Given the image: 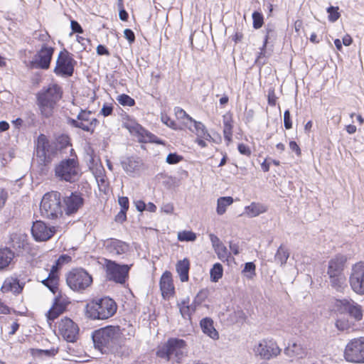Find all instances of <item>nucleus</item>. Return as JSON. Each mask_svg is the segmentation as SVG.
Masks as SVG:
<instances>
[{
    "label": "nucleus",
    "instance_id": "obj_1",
    "mask_svg": "<svg viewBox=\"0 0 364 364\" xmlns=\"http://www.w3.org/2000/svg\"><path fill=\"white\" fill-rule=\"evenodd\" d=\"M333 307L338 317L335 326L338 331L348 330L355 325V322L363 318L361 306L351 299H336Z\"/></svg>",
    "mask_w": 364,
    "mask_h": 364
},
{
    "label": "nucleus",
    "instance_id": "obj_2",
    "mask_svg": "<svg viewBox=\"0 0 364 364\" xmlns=\"http://www.w3.org/2000/svg\"><path fill=\"white\" fill-rule=\"evenodd\" d=\"M122 333L119 326H107L92 333L94 346L103 354L114 353L118 350Z\"/></svg>",
    "mask_w": 364,
    "mask_h": 364
},
{
    "label": "nucleus",
    "instance_id": "obj_3",
    "mask_svg": "<svg viewBox=\"0 0 364 364\" xmlns=\"http://www.w3.org/2000/svg\"><path fill=\"white\" fill-rule=\"evenodd\" d=\"M62 95V88L58 84H51L36 94V104L44 118H50L53 114L55 107Z\"/></svg>",
    "mask_w": 364,
    "mask_h": 364
},
{
    "label": "nucleus",
    "instance_id": "obj_4",
    "mask_svg": "<svg viewBox=\"0 0 364 364\" xmlns=\"http://www.w3.org/2000/svg\"><path fill=\"white\" fill-rule=\"evenodd\" d=\"M116 302L108 296L92 299L85 308V316L92 320H105L112 317L117 311Z\"/></svg>",
    "mask_w": 364,
    "mask_h": 364
},
{
    "label": "nucleus",
    "instance_id": "obj_5",
    "mask_svg": "<svg viewBox=\"0 0 364 364\" xmlns=\"http://www.w3.org/2000/svg\"><path fill=\"white\" fill-rule=\"evenodd\" d=\"M186 346V343L184 340L170 338L166 343L157 347L156 355L166 361L181 363L184 357Z\"/></svg>",
    "mask_w": 364,
    "mask_h": 364
},
{
    "label": "nucleus",
    "instance_id": "obj_6",
    "mask_svg": "<svg viewBox=\"0 0 364 364\" xmlns=\"http://www.w3.org/2000/svg\"><path fill=\"white\" fill-rule=\"evenodd\" d=\"M63 203L62 196L58 191H50L44 194L40 204L43 217L55 220L63 215Z\"/></svg>",
    "mask_w": 364,
    "mask_h": 364
},
{
    "label": "nucleus",
    "instance_id": "obj_7",
    "mask_svg": "<svg viewBox=\"0 0 364 364\" xmlns=\"http://www.w3.org/2000/svg\"><path fill=\"white\" fill-rule=\"evenodd\" d=\"M54 172L55 177L59 181L70 183L77 181L80 177V173L77 156L61 160L55 165Z\"/></svg>",
    "mask_w": 364,
    "mask_h": 364
},
{
    "label": "nucleus",
    "instance_id": "obj_8",
    "mask_svg": "<svg viewBox=\"0 0 364 364\" xmlns=\"http://www.w3.org/2000/svg\"><path fill=\"white\" fill-rule=\"evenodd\" d=\"M68 286L73 291L82 293L86 289L90 287L93 279L83 268L73 269L68 272L66 277Z\"/></svg>",
    "mask_w": 364,
    "mask_h": 364
},
{
    "label": "nucleus",
    "instance_id": "obj_9",
    "mask_svg": "<svg viewBox=\"0 0 364 364\" xmlns=\"http://www.w3.org/2000/svg\"><path fill=\"white\" fill-rule=\"evenodd\" d=\"M76 65L77 61L73 58V54L63 48L58 54L53 72L57 76L70 77L73 75Z\"/></svg>",
    "mask_w": 364,
    "mask_h": 364
},
{
    "label": "nucleus",
    "instance_id": "obj_10",
    "mask_svg": "<svg viewBox=\"0 0 364 364\" xmlns=\"http://www.w3.org/2000/svg\"><path fill=\"white\" fill-rule=\"evenodd\" d=\"M91 113L90 111L81 109L76 119L68 117L66 119V122L73 128H78L93 134L99 121L96 118H90Z\"/></svg>",
    "mask_w": 364,
    "mask_h": 364
},
{
    "label": "nucleus",
    "instance_id": "obj_11",
    "mask_svg": "<svg viewBox=\"0 0 364 364\" xmlns=\"http://www.w3.org/2000/svg\"><path fill=\"white\" fill-rule=\"evenodd\" d=\"M344 358L350 363H364V337L350 340L346 346Z\"/></svg>",
    "mask_w": 364,
    "mask_h": 364
},
{
    "label": "nucleus",
    "instance_id": "obj_12",
    "mask_svg": "<svg viewBox=\"0 0 364 364\" xmlns=\"http://www.w3.org/2000/svg\"><path fill=\"white\" fill-rule=\"evenodd\" d=\"M124 127L129 130L131 134L137 137L141 143H155L156 144H164L162 139L158 138L156 135L144 129L141 124L135 121H131L124 124Z\"/></svg>",
    "mask_w": 364,
    "mask_h": 364
},
{
    "label": "nucleus",
    "instance_id": "obj_13",
    "mask_svg": "<svg viewBox=\"0 0 364 364\" xmlns=\"http://www.w3.org/2000/svg\"><path fill=\"white\" fill-rule=\"evenodd\" d=\"M349 283L355 294L364 295V262H358L352 266Z\"/></svg>",
    "mask_w": 364,
    "mask_h": 364
},
{
    "label": "nucleus",
    "instance_id": "obj_14",
    "mask_svg": "<svg viewBox=\"0 0 364 364\" xmlns=\"http://www.w3.org/2000/svg\"><path fill=\"white\" fill-rule=\"evenodd\" d=\"M130 267L128 264H119L115 262L109 261L107 264V277L109 281L123 284L129 277Z\"/></svg>",
    "mask_w": 364,
    "mask_h": 364
},
{
    "label": "nucleus",
    "instance_id": "obj_15",
    "mask_svg": "<svg viewBox=\"0 0 364 364\" xmlns=\"http://www.w3.org/2000/svg\"><path fill=\"white\" fill-rule=\"evenodd\" d=\"M79 327L71 318L64 317L58 323V331L67 342L75 343L78 339Z\"/></svg>",
    "mask_w": 364,
    "mask_h": 364
},
{
    "label": "nucleus",
    "instance_id": "obj_16",
    "mask_svg": "<svg viewBox=\"0 0 364 364\" xmlns=\"http://www.w3.org/2000/svg\"><path fill=\"white\" fill-rule=\"evenodd\" d=\"M55 48L43 44L34 56V59L31 62L32 66L35 68L41 70H48L52 61Z\"/></svg>",
    "mask_w": 364,
    "mask_h": 364
},
{
    "label": "nucleus",
    "instance_id": "obj_17",
    "mask_svg": "<svg viewBox=\"0 0 364 364\" xmlns=\"http://www.w3.org/2000/svg\"><path fill=\"white\" fill-rule=\"evenodd\" d=\"M36 156L40 158L43 162H46L48 160V155L57 154V148L54 141H50L47 136L41 134L36 141Z\"/></svg>",
    "mask_w": 364,
    "mask_h": 364
},
{
    "label": "nucleus",
    "instance_id": "obj_18",
    "mask_svg": "<svg viewBox=\"0 0 364 364\" xmlns=\"http://www.w3.org/2000/svg\"><path fill=\"white\" fill-rule=\"evenodd\" d=\"M70 303V299L65 294L59 291L58 295L54 298L52 307L47 313L48 321H53L67 310Z\"/></svg>",
    "mask_w": 364,
    "mask_h": 364
},
{
    "label": "nucleus",
    "instance_id": "obj_19",
    "mask_svg": "<svg viewBox=\"0 0 364 364\" xmlns=\"http://www.w3.org/2000/svg\"><path fill=\"white\" fill-rule=\"evenodd\" d=\"M54 226H48L41 220H36L31 227V234L36 242H43L50 240L55 233Z\"/></svg>",
    "mask_w": 364,
    "mask_h": 364
},
{
    "label": "nucleus",
    "instance_id": "obj_20",
    "mask_svg": "<svg viewBox=\"0 0 364 364\" xmlns=\"http://www.w3.org/2000/svg\"><path fill=\"white\" fill-rule=\"evenodd\" d=\"M255 352L261 358L269 360L277 356L280 353L281 349L274 341L264 339L255 348Z\"/></svg>",
    "mask_w": 364,
    "mask_h": 364
},
{
    "label": "nucleus",
    "instance_id": "obj_21",
    "mask_svg": "<svg viewBox=\"0 0 364 364\" xmlns=\"http://www.w3.org/2000/svg\"><path fill=\"white\" fill-rule=\"evenodd\" d=\"M85 199L82 193L80 192H72L69 196L64 198L63 203L65 206V214L67 215H72L76 213L78 210L84 205Z\"/></svg>",
    "mask_w": 364,
    "mask_h": 364
},
{
    "label": "nucleus",
    "instance_id": "obj_22",
    "mask_svg": "<svg viewBox=\"0 0 364 364\" xmlns=\"http://www.w3.org/2000/svg\"><path fill=\"white\" fill-rule=\"evenodd\" d=\"M347 256L342 254H337L328 262L326 274L328 277L344 275V270L347 263Z\"/></svg>",
    "mask_w": 364,
    "mask_h": 364
},
{
    "label": "nucleus",
    "instance_id": "obj_23",
    "mask_svg": "<svg viewBox=\"0 0 364 364\" xmlns=\"http://www.w3.org/2000/svg\"><path fill=\"white\" fill-rule=\"evenodd\" d=\"M160 289L164 298H169L175 293V288L173 282L172 274L169 271H165L161 275L159 281Z\"/></svg>",
    "mask_w": 364,
    "mask_h": 364
},
{
    "label": "nucleus",
    "instance_id": "obj_24",
    "mask_svg": "<svg viewBox=\"0 0 364 364\" xmlns=\"http://www.w3.org/2000/svg\"><path fill=\"white\" fill-rule=\"evenodd\" d=\"M105 249L111 254L120 255L126 253L129 248V244L120 240L109 238L105 242Z\"/></svg>",
    "mask_w": 364,
    "mask_h": 364
},
{
    "label": "nucleus",
    "instance_id": "obj_25",
    "mask_svg": "<svg viewBox=\"0 0 364 364\" xmlns=\"http://www.w3.org/2000/svg\"><path fill=\"white\" fill-rule=\"evenodd\" d=\"M24 286V282H20V280L18 278L11 277L4 280L1 287V291L3 293L11 291L14 295H18L22 292Z\"/></svg>",
    "mask_w": 364,
    "mask_h": 364
},
{
    "label": "nucleus",
    "instance_id": "obj_26",
    "mask_svg": "<svg viewBox=\"0 0 364 364\" xmlns=\"http://www.w3.org/2000/svg\"><path fill=\"white\" fill-rule=\"evenodd\" d=\"M141 164V158L136 156L124 157L121 160V165L127 173H134L135 171L139 169Z\"/></svg>",
    "mask_w": 364,
    "mask_h": 364
},
{
    "label": "nucleus",
    "instance_id": "obj_27",
    "mask_svg": "<svg viewBox=\"0 0 364 364\" xmlns=\"http://www.w3.org/2000/svg\"><path fill=\"white\" fill-rule=\"evenodd\" d=\"M329 286L338 293H344L348 289L347 278L346 275L329 277Z\"/></svg>",
    "mask_w": 364,
    "mask_h": 364
},
{
    "label": "nucleus",
    "instance_id": "obj_28",
    "mask_svg": "<svg viewBox=\"0 0 364 364\" xmlns=\"http://www.w3.org/2000/svg\"><path fill=\"white\" fill-rule=\"evenodd\" d=\"M11 247L16 251L18 255L26 248L28 245L27 235L22 233H14L11 235Z\"/></svg>",
    "mask_w": 364,
    "mask_h": 364
},
{
    "label": "nucleus",
    "instance_id": "obj_29",
    "mask_svg": "<svg viewBox=\"0 0 364 364\" xmlns=\"http://www.w3.org/2000/svg\"><path fill=\"white\" fill-rule=\"evenodd\" d=\"M200 326L204 334L215 340L219 338L218 332L213 326L212 318L209 317L203 318L200 321Z\"/></svg>",
    "mask_w": 364,
    "mask_h": 364
},
{
    "label": "nucleus",
    "instance_id": "obj_30",
    "mask_svg": "<svg viewBox=\"0 0 364 364\" xmlns=\"http://www.w3.org/2000/svg\"><path fill=\"white\" fill-rule=\"evenodd\" d=\"M16 253L9 247L0 248V271L6 269L12 262Z\"/></svg>",
    "mask_w": 364,
    "mask_h": 364
},
{
    "label": "nucleus",
    "instance_id": "obj_31",
    "mask_svg": "<svg viewBox=\"0 0 364 364\" xmlns=\"http://www.w3.org/2000/svg\"><path fill=\"white\" fill-rule=\"evenodd\" d=\"M176 269L182 282L188 281L190 262L187 258L178 261L176 264Z\"/></svg>",
    "mask_w": 364,
    "mask_h": 364
},
{
    "label": "nucleus",
    "instance_id": "obj_32",
    "mask_svg": "<svg viewBox=\"0 0 364 364\" xmlns=\"http://www.w3.org/2000/svg\"><path fill=\"white\" fill-rule=\"evenodd\" d=\"M41 283L55 294L58 291L59 276L56 275L53 271L49 272L48 276L43 279Z\"/></svg>",
    "mask_w": 364,
    "mask_h": 364
},
{
    "label": "nucleus",
    "instance_id": "obj_33",
    "mask_svg": "<svg viewBox=\"0 0 364 364\" xmlns=\"http://www.w3.org/2000/svg\"><path fill=\"white\" fill-rule=\"evenodd\" d=\"M245 213L250 218L257 217L267 210V207L259 203L252 202L245 207Z\"/></svg>",
    "mask_w": 364,
    "mask_h": 364
},
{
    "label": "nucleus",
    "instance_id": "obj_34",
    "mask_svg": "<svg viewBox=\"0 0 364 364\" xmlns=\"http://www.w3.org/2000/svg\"><path fill=\"white\" fill-rule=\"evenodd\" d=\"M233 201V198L231 196L220 197L217 201V213L220 215H223L226 211L227 207L230 205Z\"/></svg>",
    "mask_w": 364,
    "mask_h": 364
},
{
    "label": "nucleus",
    "instance_id": "obj_35",
    "mask_svg": "<svg viewBox=\"0 0 364 364\" xmlns=\"http://www.w3.org/2000/svg\"><path fill=\"white\" fill-rule=\"evenodd\" d=\"M57 148V153L61 151L68 146H71L70 138L67 134H60L55 138L54 141Z\"/></svg>",
    "mask_w": 364,
    "mask_h": 364
},
{
    "label": "nucleus",
    "instance_id": "obj_36",
    "mask_svg": "<svg viewBox=\"0 0 364 364\" xmlns=\"http://www.w3.org/2000/svg\"><path fill=\"white\" fill-rule=\"evenodd\" d=\"M266 35L264 39V47H267L269 43H273L277 38V31L272 24H267L265 26Z\"/></svg>",
    "mask_w": 364,
    "mask_h": 364
},
{
    "label": "nucleus",
    "instance_id": "obj_37",
    "mask_svg": "<svg viewBox=\"0 0 364 364\" xmlns=\"http://www.w3.org/2000/svg\"><path fill=\"white\" fill-rule=\"evenodd\" d=\"M223 275V265L219 262L214 264L210 271V281L213 282H217L222 278Z\"/></svg>",
    "mask_w": 364,
    "mask_h": 364
},
{
    "label": "nucleus",
    "instance_id": "obj_38",
    "mask_svg": "<svg viewBox=\"0 0 364 364\" xmlns=\"http://www.w3.org/2000/svg\"><path fill=\"white\" fill-rule=\"evenodd\" d=\"M289 257V253L288 250L284 248L282 245H280L277 251L274 259L277 262L280 263L281 265H283L286 264Z\"/></svg>",
    "mask_w": 364,
    "mask_h": 364
},
{
    "label": "nucleus",
    "instance_id": "obj_39",
    "mask_svg": "<svg viewBox=\"0 0 364 364\" xmlns=\"http://www.w3.org/2000/svg\"><path fill=\"white\" fill-rule=\"evenodd\" d=\"M196 237V234L192 231L183 230L178 233V240L181 242H193Z\"/></svg>",
    "mask_w": 364,
    "mask_h": 364
},
{
    "label": "nucleus",
    "instance_id": "obj_40",
    "mask_svg": "<svg viewBox=\"0 0 364 364\" xmlns=\"http://www.w3.org/2000/svg\"><path fill=\"white\" fill-rule=\"evenodd\" d=\"M252 26L255 29L260 28L264 24V16L261 12L254 11L252 14Z\"/></svg>",
    "mask_w": 364,
    "mask_h": 364
},
{
    "label": "nucleus",
    "instance_id": "obj_41",
    "mask_svg": "<svg viewBox=\"0 0 364 364\" xmlns=\"http://www.w3.org/2000/svg\"><path fill=\"white\" fill-rule=\"evenodd\" d=\"M208 289H201L196 296L193 299L192 305H194V309L193 311H195L196 307L200 306L208 297Z\"/></svg>",
    "mask_w": 364,
    "mask_h": 364
},
{
    "label": "nucleus",
    "instance_id": "obj_42",
    "mask_svg": "<svg viewBox=\"0 0 364 364\" xmlns=\"http://www.w3.org/2000/svg\"><path fill=\"white\" fill-rule=\"evenodd\" d=\"M256 265L252 262H248L245 264V267L242 270V273L245 274V276L248 279H252L256 275Z\"/></svg>",
    "mask_w": 364,
    "mask_h": 364
},
{
    "label": "nucleus",
    "instance_id": "obj_43",
    "mask_svg": "<svg viewBox=\"0 0 364 364\" xmlns=\"http://www.w3.org/2000/svg\"><path fill=\"white\" fill-rule=\"evenodd\" d=\"M338 10V6H330L327 8L326 11L328 14V18L330 22H336L340 18L341 14Z\"/></svg>",
    "mask_w": 364,
    "mask_h": 364
},
{
    "label": "nucleus",
    "instance_id": "obj_44",
    "mask_svg": "<svg viewBox=\"0 0 364 364\" xmlns=\"http://www.w3.org/2000/svg\"><path fill=\"white\" fill-rule=\"evenodd\" d=\"M117 100L122 106L133 107L135 105V100L129 95L126 94L118 95Z\"/></svg>",
    "mask_w": 364,
    "mask_h": 364
},
{
    "label": "nucleus",
    "instance_id": "obj_45",
    "mask_svg": "<svg viewBox=\"0 0 364 364\" xmlns=\"http://www.w3.org/2000/svg\"><path fill=\"white\" fill-rule=\"evenodd\" d=\"M191 123L193 124L196 134L198 137L202 138L204 136V135H205V132H206L207 129H206L205 125L202 122H197L195 119H193V121L191 122Z\"/></svg>",
    "mask_w": 364,
    "mask_h": 364
},
{
    "label": "nucleus",
    "instance_id": "obj_46",
    "mask_svg": "<svg viewBox=\"0 0 364 364\" xmlns=\"http://www.w3.org/2000/svg\"><path fill=\"white\" fill-rule=\"evenodd\" d=\"M300 347L296 343H293L292 345H289V346L284 348V353L289 356H294L299 355V351L300 350Z\"/></svg>",
    "mask_w": 364,
    "mask_h": 364
},
{
    "label": "nucleus",
    "instance_id": "obj_47",
    "mask_svg": "<svg viewBox=\"0 0 364 364\" xmlns=\"http://www.w3.org/2000/svg\"><path fill=\"white\" fill-rule=\"evenodd\" d=\"M6 300H2L0 299V314H10L11 312L18 314V315H23L22 313L16 311L15 309H13L10 307H9L6 304H5Z\"/></svg>",
    "mask_w": 364,
    "mask_h": 364
},
{
    "label": "nucleus",
    "instance_id": "obj_48",
    "mask_svg": "<svg viewBox=\"0 0 364 364\" xmlns=\"http://www.w3.org/2000/svg\"><path fill=\"white\" fill-rule=\"evenodd\" d=\"M100 175L96 176V179L98 183V186H100V191H106V189L108 188L109 183L106 178V176L103 174L101 171L100 173Z\"/></svg>",
    "mask_w": 364,
    "mask_h": 364
},
{
    "label": "nucleus",
    "instance_id": "obj_49",
    "mask_svg": "<svg viewBox=\"0 0 364 364\" xmlns=\"http://www.w3.org/2000/svg\"><path fill=\"white\" fill-rule=\"evenodd\" d=\"M183 159V157L177 153H170L168 154L166 161L168 164H178Z\"/></svg>",
    "mask_w": 364,
    "mask_h": 364
},
{
    "label": "nucleus",
    "instance_id": "obj_50",
    "mask_svg": "<svg viewBox=\"0 0 364 364\" xmlns=\"http://www.w3.org/2000/svg\"><path fill=\"white\" fill-rule=\"evenodd\" d=\"M266 49H267V47H264V43H263L262 47L260 48V51L258 53V55L255 60V64H257L259 67H262L266 63L265 61H261V59L263 58L269 57V56L266 55V53H267Z\"/></svg>",
    "mask_w": 364,
    "mask_h": 364
},
{
    "label": "nucleus",
    "instance_id": "obj_51",
    "mask_svg": "<svg viewBox=\"0 0 364 364\" xmlns=\"http://www.w3.org/2000/svg\"><path fill=\"white\" fill-rule=\"evenodd\" d=\"M215 251L220 260L224 261L228 259V250L223 244L215 248Z\"/></svg>",
    "mask_w": 364,
    "mask_h": 364
},
{
    "label": "nucleus",
    "instance_id": "obj_52",
    "mask_svg": "<svg viewBox=\"0 0 364 364\" xmlns=\"http://www.w3.org/2000/svg\"><path fill=\"white\" fill-rule=\"evenodd\" d=\"M175 114L178 119H186L190 122L193 121V119L190 117L182 108L176 107L175 108Z\"/></svg>",
    "mask_w": 364,
    "mask_h": 364
},
{
    "label": "nucleus",
    "instance_id": "obj_53",
    "mask_svg": "<svg viewBox=\"0 0 364 364\" xmlns=\"http://www.w3.org/2000/svg\"><path fill=\"white\" fill-rule=\"evenodd\" d=\"M193 306L191 304V306H180L179 311L183 318H191V311H193V309H194V307H192Z\"/></svg>",
    "mask_w": 364,
    "mask_h": 364
},
{
    "label": "nucleus",
    "instance_id": "obj_54",
    "mask_svg": "<svg viewBox=\"0 0 364 364\" xmlns=\"http://www.w3.org/2000/svg\"><path fill=\"white\" fill-rule=\"evenodd\" d=\"M284 126L286 129H290L292 127L291 117L289 109H287L284 113Z\"/></svg>",
    "mask_w": 364,
    "mask_h": 364
},
{
    "label": "nucleus",
    "instance_id": "obj_55",
    "mask_svg": "<svg viewBox=\"0 0 364 364\" xmlns=\"http://www.w3.org/2000/svg\"><path fill=\"white\" fill-rule=\"evenodd\" d=\"M41 354H43L47 357H53L58 353V348H51L50 349H39L38 350Z\"/></svg>",
    "mask_w": 364,
    "mask_h": 364
},
{
    "label": "nucleus",
    "instance_id": "obj_56",
    "mask_svg": "<svg viewBox=\"0 0 364 364\" xmlns=\"http://www.w3.org/2000/svg\"><path fill=\"white\" fill-rule=\"evenodd\" d=\"M113 106L107 103H105L100 110V114L104 117H108L112 114Z\"/></svg>",
    "mask_w": 364,
    "mask_h": 364
},
{
    "label": "nucleus",
    "instance_id": "obj_57",
    "mask_svg": "<svg viewBox=\"0 0 364 364\" xmlns=\"http://www.w3.org/2000/svg\"><path fill=\"white\" fill-rule=\"evenodd\" d=\"M124 38L128 41L129 44H132L135 41V34L130 28H126L124 31Z\"/></svg>",
    "mask_w": 364,
    "mask_h": 364
},
{
    "label": "nucleus",
    "instance_id": "obj_58",
    "mask_svg": "<svg viewBox=\"0 0 364 364\" xmlns=\"http://www.w3.org/2000/svg\"><path fill=\"white\" fill-rule=\"evenodd\" d=\"M70 28L72 29L73 33H82L84 31L81 25L75 20H71Z\"/></svg>",
    "mask_w": 364,
    "mask_h": 364
},
{
    "label": "nucleus",
    "instance_id": "obj_59",
    "mask_svg": "<svg viewBox=\"0 0 364 364\" xmlns=\"http://www.w3.org/2000/svg\"><path fill=\"white\" fill-rule=\"evenodd\" d=\"M118 203L121 206V209L124 210H128L129 207V198L126 196L119 197Z\"/></svg>",
    "mask_w": 364,
    "mask_h": 364
},
{
    "label": "nucleus",
    "instance_id": "obj_60",
    "mask_svg": "<svg viewBox=\"0 0 364 364\" xmlns=\"http://www.w3.org/2000/svg\"><path fill=\"white\" fill-rule=\"evenodd\" d=\"M277 97L274 93V90H269L267 95V101L269 105L274 107L276 105Z\"/></svg>",
    "mask_w": 364,
    "mask_h": 364
},
{
    "label": "nucleus",
    "instance_id": "obj_61",
    "mask_svg": "<svg viewBox=\"0 0 364 364\" xmlns=\"http://www.w3.org/2000/svg\"><path fill=\"white\" fill-rule=\"evenodd\" d=\"M237 149L239 152L242 155L247 156L251 155V151L250 147L243 143H240L238 144Z\"/></svg>",
    "mask_w": 364,
    "mask_h": 364
},
{
    "label": "nucleus",
    "instance_id": "obj_62",
    "mask_svg": "<svg viewBox=\"0 0 364 364\" xmlns=\"http://www.w3.org/2000/svg\"><path fill=\"white\" fill-rule=\"evenodd\" d=\"M127 210H120V211L115 216L114 220L117 223H123L127 220Z\"/></svg>",
    "mask_w": 364,
    "mask_h": 364
},
{
    "label": "nucleus",
    "instance_id": "obj_63",
    "mask_svg": "<svg viewBox=\"0 0 364 364\" xmlns=\"http://www.w3.org/2000/svg\"><path fill=\"white\" fill-rule=\"evenodd\" d=\"M71 259V257L68 255H61L56 260V265L62 266L63 264L70 262Z\"/></svg>",
    "mask_w": 364,
    "mask_h": 364
},
{
    "label": "nucleus",
    "instance_id": "obj_64",
    "mask_svg": "<svg viewBox=\"0 0 364 364\" xmlns=\"http://www.w3.org/2000/svg\"><path fill=\"white\" fill-rule=\"evenodd\" d=\"M209 237H210V240L212 243V245H213V247L214 248V250L215 248L218 247L220 245H223V243L220 241V240L219 239V237L218 236H216L215 235L211 233L209 235Z\"/></svg>",
    "mask_w": 364,
    "mask_h": 364
}]
</instances>
